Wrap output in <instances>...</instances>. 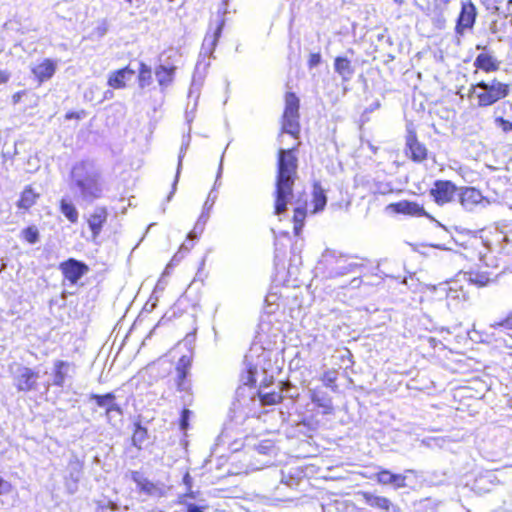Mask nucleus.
<instances>
[{"mask_svg":"<svg viewBox=\"0 0 512 512\" xmlns=\"http://www.w3.org/2000/svg\"><path fill=\"white\" fill-rule=\"evenodd\" d=\"M60 270L65 279L71 284H76L87 272L88 266L81 261L70 258L60 264Z\"/></svg>","mask_w":512,"mask_h":512,"instance_id":"6e6552de","label":"nucleus"},{"mask_svg":"<svg viewBox=\"0 0 512 512\" xmlns=\"http://www.w3.org/2000/svg\"><path fill=\"white\" fill-rule=\"evenodd\" d=\"M393 473L382 469L376 474L377 482L382 485H392Z\"/></svg>","mask_w":512,"mask_h":512,"instance_id":"a19ab883","label":"nucleus"},{"mask_svg":"<svg viewBox=\"0 0 512 512\" xmlns=\"http://www.w3.org/2000/svg\"><path fill=\"white\" fill-rule=\"evenodd\" d=\"M187 512H204V507L197 506L195 504H189Z\"/></svg>","mask_w":512,"mask_h":512,"instance_id":"09e8293b","label":"nucleus"},{"mask_svg":"<svg viewBox=\"0 0 512 512\" xmlns=\"http://www.w3.org/2000/svg\"><path fill=\"white\" fill-rule=\"evenodd\" d=\"M299 132V99L294 93L288 92L285 96L282 133H287L297 138Z\"/></svg>","mask_w":512,"mask_h":512,"instance_id":"20e7f679","label":"nucleus"},{"mask_svg":"<svg viewBox=\"0 0 512 512\" xmlns=\"http://www.w3.org/2000/svg\"><path fill=\"white\" fill-rule=\"evenodd\" d=\"M10 78V74L7 71H0V84L6 83Z\"/></svg>","mask_w":512,"mask_h":512,"instance_id":"603ef678","label":"nucleus"},{"mask_svg":"<svg viewBox=\"0 0 512 512\" xmlns=\"http://www.w3.org/2000/svg\"><path fill=\"white\" fill-rule=\"evenodd\" d=\"M187 147H188V142L187 143H183L182 146H181L180 153H179V158H178V166H177L176 176H175V180H174L173 185H172V191H171L170 195L168 196V200L171 199L172 195L176 191V186H177L179 175H180L181 168H182V160H183L184 154H185V152L187 150Z\"/></svg>","mask_w":512,"mask_h":512,"instance_id":"f704fd0d","label":"nucleus"},{"mask_svg":"<svg viewBox=\"0 0 512 512\" xmlns=\"http://www.w3.org/2000/svg\"><path fill=\"white\" fill-rule=\"evenodd\" d=\"M68 367H69L68 362L61 361V360H58L55 362V364H54V379H53L54 385L59 386V387L63 386L65 379H66Z\"/></svg>","mask_w":512,"mask_h":512,"instance_id":"c756f323","label":"nucleus"},{"mask_svg":"<svg viewBox=\"0 0 512 512\" xmlns=\"http://www.w3.org/2000/svg\"><path fill=\"white\" fill-rule=\"evenodd\" d=\"M337 380V372L335 370L327 371L323 374L322 381L326 387L336 390L335 382Z\"/></svg>","mask_w":512,"mask_h":512,"instance_id":"ea45409f","label":"nucleus"},{"mask_svg":"<svg viewBox=\"0 0 512 512\" xmlns=\"http://www.w3.org/2000/svg\"><path fill=\"white\" fill-rule=\"evenodd\" d=\"M190 410L188 409H184L182 411V414H181V421H180V426H181V429L182 430H186L187 427H188V419H189V415H190Z\"/></svg>","mask_w":512,"mask_h":512,"instance_id":"a18cd8bd","label":"nucleus"},{"mask_svg":"<svg viewBox=\"0 0 512 512\" xmlns=\"http://www.w3.org/2000/svg\"><path fill=\"white\" fill-rule=\"evenodd\" d=\"M121 417H122V416H120V417L118 418V417H117V413H113V419H112V421H115V422H116V421H118V420H121Z\"/></svg>","mask_w":512,"mask_h":512,"instance_id":"13d9d810","label":"nucleus"},{"mask_svg":"<svg viewBox=\"0 0 512 512\" xmlns=\"http://www.w3.org/2000/svg\"><path fill=\"white\" fill-rule=\"evenodd\" d=\"M313 203H314V212H319L324 209L327 203V197L325 195L324 190L319 184H314L313 188Z\"/></svg>","mask_w":512,"mask_h":512,"instance_id":"2f4dec72","label":"nucleus"},{"mask_svg":"<svg viewBox=\"0 0 512 512\" xmlns=\"http://www.w3.org/2000/svg\"><path fill=\"white\" fill-rule=\"evenodd\" d=\"M70 188L80 199L87 203L99 198L102 192L99 174L91 164L86 162H80L73 166Z\"/></svg>","mask_w":512,"mask_h":512,"instance_id":"f03ea898","label":"nucleus"},{"mask_svg":"<svg viewBox=\"0 0 512 512\" xmlns=\"http://www.w3.org/2000/svg\"><path fill=\"white\" fill-rule=\"evenodd\" d=\"M224 20L222 19L217 27H216V30L215 32L212 34V35H206V37L204 38V41H203V50L209 52V53H212L213 50L215 49L216 47V44H217V41L221 35V32H222V29L224 27Z\"/></svg>","mask_w":512,"mask_h":512,"instance_id":"c85d7f7f","label":"nucleus"},{"mask_svg":"<svg viewBox=\"0 0 512 512\" xmlns=\"http://www.w3.org/2000/svg\"><path fill=\"white\" fill-rule=\"evenodd\" d=\"M334 69L341 76L343 81H349L354 73L351 62L345 57H337L335 59Z\"/></svg>","mask_w":512,"mask_h":512,"instance_id":"b1692460","label":"nucleus"},{"mask_svg":"<svg viewBox=\"0 0 512 512\" xmlns=\"http://www.w3.org/2000/svg\"><path fill=\"white\" fill-rule=\"evenodd\" d=\"M392 486L395 488V489H399V488H404L406 487V476L403 475V474H394L393 473V477H392Z\"/></svg>","mask_w":512,"mask_h":512,"instance_id":"79ce46f5","label":"nucleus"},{"mask_svg":"<svg viewBox=\"0 0 512 512\" xmlns=\"http://www.w3.org/2000/svg\"><path fill=\"white\" fill-rule=\"evenodd\" d=\"M24 239L30 244H35L39 240V231L35 226L27 227L22 231Z\"/></svg>","mask_w":512,"mask_h":512,"instance_id":"58836bf2","label":"nucleus"},{"mask_svg":"<svg viewBox=\"0 0 512 512\" xmlns=\"http://www.w3.org/2000/svg\"><path fill=\"white\" fill-rule=\"evenodd\" d=\"M58 66L57 60H52L49 58L43 59L37 65H34L31 68V72L35 76V78L40 82H45L53 77L56 72Z\"/></svg>","mask_w":512,"mask_h":512,"instance_id":"f8f14e48","label":"nucleus"},{"mask_svg":"<svg viewBox=\"0 0 512 512\" xmlns=\"http://www.w3.org/2000/svg\"><path fill=\"white\" fill-rule=\"evenodd\" d=\"M107 216L108 213L106 208L104 207L95 208L93 213L90 215L88 219V224L94 238H96L100 234L102 226L107 219Z\"/></svg>","mask_w":512,"mask_h":512,"instance_id":"a211bd4d","label":"nucleus"},{"mask_svg":"<svg viewBox=\"0 0 512 512\" xmlns=\"http://www.w3.org/2000/svg\"><path fill=\"white\" fill-rule=\"evenodd\" d=\"M395 3H397L398 5H401L403 4L404 0H394Z\"/></svg>","mask_w":512,"mask_h":512,"instance_id":"052dcab7","label":"nucleus"},{"mask_svg":"<svg viewBox=\"0 0 512 512\" xmlns=\"http://www.w3.org/2000/svg\"><path fill=\"white\" fill-rule=\"evenodd\" d=\"M464 277L470 281L471 283H474L478 286H485L489 282V277L484 273H468L465 274Z\"/></svg>","mask_w":512,"mask_h":512,"instance_id":"e433bc0d","label":"nucleus"},{"mask_svg":"<svg viewBox=\"0 0 512 512\" xmlns=\"http://www.w3.org/2000/svg\"><path fill=\"white\" fill-rule=\"evenodd\" d=\"M60 211L71 223L78 221L79 214L76 207L65 198L60 201Z\"/></svg>","mask_w":512,"mask_h":512,"instance_id":"7c9ffc66","label":"nucleus"},{"mask_svg":"<svg viewBox=\"0 0 512 512\" xmlns=\"http://www.w3.org/2000/svg\"><path fill=\"white\" fill-rule=\"evenodd\" d=\"M283 383H279V390L278 391H271V392H264L262 390L259 391V397L261 399L262 404L264 405H274L283 399Z\"/></svg>","mask_w":512,"mask_h":512,"instance_id":"cd10ccee","label":"nucleus"},{"mask_svg":"<svg viewBox=\"0 0 512 512\" xmlns=\"http://www.w3.org/2000/svg\"><path fill=\"white\" fill-rule=\"evenodd\" d=\"M363 497L365 499V502L369 506L374 507V508H378V509H381L384 511H389L390 507L392 506L391 501L386 497L376 496V495H373L368 492H364Z\"/></svg>","mask_w":512,"mask_h":512,"instance_id":"a878e982","label":"nucleus"},{"mask_svg":"<svg viewBox=\"0 0 512 512\" xmlns=\"http://www.w3.org/2000/svg\"><path fill=\"white\" fill-rule=\"evenodd\" d=\"M459 189L448 180H437L430 191L434 201L439 205L451 202Z\"/></svg>","mask_w":512,"mask_h":512,"instance_id":"423d86ee","label":"nucleus"},{"mask_svg":"<svg viewBox=\"0 0 512 512\" xmlns=\"http://www.w3.org/2000/svg\"><path fill=\"white\" fill-rule=\"evenodd\" d=\"M39 194L36 193L30 186L26 187L21 194L20 199L17 202V206L20 209L28 210L37 201Z\"/></svg>","mask_w":512,"mask_h":512,"instance_id":"bb28decb","label":"nucleus"},{"mask_svg":"<svg viewBox=\"0 0 512 512\" xmlns=\"http://www.w3.org/2000/svg\"><path fill=\"white\" fill-rule=\"evenodd\" d=\"M132 480L137 484L139 490L152 497H163L167 493V486L160 482H151L141 473L132 472Z\"/></svg>","mask_w":512,"mask_h":512,"instance_id":"0eeeda50","label":"nucleus"},{"mask_svg":"<svg viewBox=\"0 0 512 512\" xmlns=\"http://www.w3.org/2000/svg\"><path fill=\"white\" fill-rule=\"evenodd\" d=\"M406 146L411 154L412 160L421 162L426 158V148L420 144L414 133H409L406 139Z\"/></svg>","mask_w":512,"mask_h":512,"instance_id":"6ab92c4d","label":"nucleus"},{"mask_svg":"<svg viewBox=\"0 0 512 512\" xmlns=\"http://www.w3.org/2000/svg\"><path fill=\"white\" fill-rule=\"evenodd\" d=\"M446 297L450 301L466 300V293L462 287L458 286L457 282H452L447 288H445Z\"/></svg>","mask_w":512,"mask_h":512,"instance_id":"473e14b6","label":"nucleus"},{"mask_svg":"<svg viewBox=\"0 0 512 512\" xmlns=\"http://www.w3.org/2000/svg\"><path fill=\"white\" fill-rule=\"evenodd\" d=\"M82 475V463L73 458L67 466V475L65 476V486L70 494H74L78 489V482Z\"/></svg>","mask_w":512,"mask_h":512,"instance_id":"9b49d317","label":"nucleus"},{"mask_svg":"<svg viewBox=\"0 0 512 512\" xmlns=\"http://www.w3.org/2000/svg\"><path fill=\"white\" fill-rule=\"evenodd\" d=\"M189 478H190V477H189V475H188V474H186V475H185V477H184V482H185V483H188V482H189Z\"/></svg>","mask_w":512,"mask_h":512,"instance_id":"bf43d9fd","label":"nucleus"},{"mask_svg":"<svg viewBox=\"0 0 512 512\" xmlns=\"http://www.w3.org/2000/svg\"><path fill=\"white\" fill-rule=\"evenodd\" d=\"M84 112H68L66 115H65V118L67 120H70V119H80L81 118V114H83Z\"/></svg>","mask_w":512,"mask_h":512,"instance_id":"3c124183","label":"nucleus"},{"mask_svg":"<svg viewBox=\"0 0 512 512\" xmlns=\"http://www.w3.org/2000/svg\"><path fill=\"white\" fill-rule=\"evenodd\" d=\"M510 18H511V24H512V17H510Z\"/></svg>","mask_w":512,"mask_h":512,"instance_id":"e2e57ef3","label":"nucleus"},{"mask_svg":"<svg viewBox=\"0 0 512 512\" xmlns=\"http://www.w3.org/2000/svg\"><path fill=\"white\" fill-rule=\"evenodd\" d=\"M480 2L486 7L487 10L497 13L499 12L498 0H480Z\"/></svg>","mask_w":512,"mask_h":512,"instance_id":"37998d69","label":"nucleus"},{"mask_svg":"<svg viewBox=\"0 0 512 512\" xmlns=\"http://www.w3.org/2000/svg\"><path fill=\"white\" fill-rule=\"evenodd\" d=\"M145 430H138L135 432L134 436H133V441H134V444L136 445V442L137 441H141L144 434H145Z\"/></svg>","mask_w":512,"mask_h":512,"instance_id":"8fccbe9b","label":"nucleus"},{"mask_svg":"<svg viewBox=\"0 0 512 512\" xmlns=\"http://www.w3.org/2000/svg\"><path fill=\"white\" fill-rule=\"evenodd\" d=\"M98 31H99V35L103 36L106 33L107 29L105 26H103V27H99Z\"/></svg>","mask_w":512,"mask_h":512,"instance_id":"4d7b16f0","label":"nucleus"},{"mask_svg":"<svg viewBox=\"0 0 512 512\" xmlns=\"http://www.w3.org/2000/svg\"><path fill=\"white\" fill-rule=\"evenodd\" d=\"M320 62H321V55L319 53H313L310 55L309 61H308L310 68L318 66L320 64Z\"/></svg>","mask_w":512,"mask_h":512,"instance_id":"de8ad7c7","label":"nucleus"},{"mask_svg":"<svg viewBox=\"0 0 512 512\" xmlns=\"http://www.w3.org/2000/svg\"><path fill=\"white\" fill-rule=\"evenodd\" d=\"M9 371L18 391L28 392L36 388V382L39 378L37 372L15 362L9 365Z\"/></svg>","mask_w":512,"mask_h":512,"instance_id":"39448f33","label":"nucleus"},{"mask_svg":"<svg viewBox=\"0 0 512 512\" xmlns=\"http://www.w3.org/2000/svg\"><path fill=\"white\" fill-rule=\"evenodd\" d=\"M306 217V210L304 207H295L294 208V230L295 233L298 234L300 229L303 226L304 220Z\"/></svg>","mask_w":512,"mask_h":512,"instance_id":"c9c22d12","label":"nucleus"},{"mask_svg":"<svg viewBox=\"0 0 512 512\" xmlns=\"http://www.w3.org/2000/svg\"><path fill=\"white\" fill-rule=\"evenodd\" d=\"M138 80H139V86L141 88L149 86L152 83V81H153L152 71L148 65H146L144 63H140Z\"/></svg>","mask_w":512,"mask_h":512,"instance_id":"72a5a7b5","label":"nucleus"},{"mask_svg":"<svg viewBox=\"0 0 512 512\" xmlns=\"http://www.w3.org/2000/svg\"><path fill=\"white\" fill-rule=\"evenodd\" d=\"M475 66L486 72L496 71L499 67L497 60L487 53L479 54L474 62Z\"/></svg>","mask_w":512,"mask_h":512,"instance_id":"393cba45","label":"nucleus"},{"mask_svg":"<svg viewBox=\"0 0 512 512\" xmlns=\"http://www.w3.org/2000/svg\"><path fill=\"white\" fill-rule=\"evenodd\" d=\"M191 367V360L188 356H182L176 366L177 373V389L179 391H188L190 388L189 382L186 380V377L189 373Z\"/></svg>","mask_w":512,"mask_h":512,"instance_id":"dca6fc26","label":"nucleus"},{"mask_svg":"<svg viewBox=\"0 0 512 512\" xmlns=\"http://www.w3.org/2000/svg\"><path fill=\"white\" fill-rule=\"evenodd\" d=\"M115 395L113 393H107L105 395L92 394L90 400H94L96 404L105 409L107 420L112 422L113 413H117V417L122 416V409L115 402Z\"/></svg>","mask_w":512,"mask_h":512,"instance_id":"9d476101","label":"nucleus"},{"mask_svg":"<svg viewBox=\"0 0 512 512\" xmlns=\"http://www.w3.org/2000/svg\"><path fill=\"white\" fill-rule=\"evenodd\" d=\"M297 158L293 149H280L276 177L274 213L282 215L293 198V186L297 178Z\"/></svg>","mask_w":512,"mask_h":512,"instance_id":"f257e3e1","label":"nucleus"},{"mask_svg":"<svg viewBox=\"0 0 512 512\" xmlns=\"http://www.w3.org/2000/svg\"><path fill=\"white\" fill-rule=\"evenodd\" d=\"M362 283V280L358 277L356 278H353L350 282V285L353 287V288H358Z\"/></svg>","mask_w":512,"mask_h":512,"instance_id":"864d4df0","label":"nucleus"},{"mask_svg":"<svg viewBox=\"0 0 512 512\" xmlns=\"http://www.w3.org/2000/svg\"><path fill=\"white\" fill-rule=\"evenodd\" d=\"M380 106L379 102H376L375 105H373V108H378Z\"/></svg>","mask_w":512,"mask_h":512,"instance_id":"680f3d73","label":"nucleus"},{"mask_svg":"<svg viewBox=\"0 0 512 512\" xmlns=\"http://www.w3.org/2000/svg\"><path fill=\"white\" fill-rule=\"evenodd\" d=\"M500 107H497L494 111V119L497 127L501 128L504 132H509L512 130V122L505 120L500 114H499Z\"/></svg>","mask_w":512,"mask_h":512,"instance_id":"4c0bfd02","label":"nucleus"},{"mask_svg":"<svg viewBox=\"0 0 512 512\" xmlns=\"http://www.w3.org/2000/svg\"><path fill=\"white\" fill-rule=\"evenodd\" d=\"M358 267H360L358 263L348 261V258L341 256L336 260V267L330 275L331 277L344 276L355 272Z\"/></svg>","mask_w":512,"mask_h":512,"instance_id":"412c9836","label":"nucleus"},{"mask_svg":"<svg viewBox=\"0 0 512 512\" xmlns=\"http://www.w3.org/2000/svg\"><path fill=\"white\" fill-rule=\"evenodd\" d=\"M13 486L10 482L0 477V495H7L12 492Z\"/></svg>","mask_w":512,"mask_h":512,"instance_id":"c03bdc74","label":"nucleus"},{"mask_svg":"<svg viewBox=\"0 0 512 512\" xmlns=\"http://www.w3.org/2000/svg\"><path fill=\"white\" fill-rule=\"evenodd\" d=\"M275 299H276V295L275 294H270V295L266 296L265 302L268 305H270V304H273L275 302Z\"/></svg>","mask_w":512,"mask_h":512,"instance_id":"6e6d98bb","label":"nucleus"},{"mask_svg":"<svg viewBox=\"0 0 512 512\" xmlns=\"http://www.w3.org/2000/svg\"><path fill=\"white\" fill-rule=\"evenodd\" d=\"M476 19V8L472 3H466L462 5L460 15L457 20V32L463 33L465 29L473 27Z\"/></svg>","mask_w":512,"mask_h":512,"instance_id":"4468645a","label":"nucleus"},{"mask_svg":"<svg viewBox=\"0 0 512 512\" xmlns=\"http://www.w3.org/2000/svg\"><path fill=\"white\" fill-rule=\"evenodd\" d=\"M507 13L505 14V17H512V0H509L507 2Z\"/></svg>","mask_w":512,"mask_h":512,"instance_id":"5fc2aeb1","label":"nucleus"},{"mask_svg":"<svg viewBox=\"0 0 512 512\" xmlns=\"http://www.w3.org/2000/svg\"><path fill=\"white\" fill-rule=\"evenodd\" d=\"M216 195L213 194L211 191L207 197V200L204 203L203 206V212L201 213L200 217L198 218V221L195 224L194 230L191 231L188 234L189 239H195L197 238V231L200 233L203 231L204 226L209 218V210L213 207L215 201H216Z\"/></svg>","mask_w":512,"mask_h":512,"instance_id":"f3484780","label":"nucleus"},{"mask_svg":"<svg viewBox=\"0 0 512 512\" xmlns=\"http://www.w3.org/2000/svg\"><path fill=\"white\" fill-rule=\"evenodd\" d=\"M310 397L314 404L323 409V414H331L333 412L332 399L327 393L313 390Z\"/></svg>","mask_w":512,"mask_h":512,"instance_id":"4be33fe9","label":"nucleus"},{"mask_svg":"<svg viewBox=\"0 0 512 512\" xmlns=\"http://www.w3.org/2000/svg\"><path fill=\"white\" fill-rule=\"evenodd\" d=\"M386 210L391 211L393 213H401L412 216L427 215L423 207H421L415 202H410L406 200L397 203H391L386 207Z\"/></svg>","mask_w":512,"mask_h":512,"instance_id":"2eb2a0df","label":"nucleus"},{"mask_svg":"<svg viewBox=\"0 0 512 512\" xmlns=\"http://www.w3.org/2000/svg\"><path fill=\"white\" fill-rule=\"evenodd\" d=\"M252 353L245 356L246 374L243 375L242 381L245 385H256L259 382L260 388L267 387L266 371L259 372L257 365L251 363Z\"/></svg>","mask_w":512,"mask_h":512,"instance_id":"1a4fd4ad","label":"nucleus"},{"mask_svg":"<svg viewBox=\"0 0 512 512\" xmlns=\"http://www.w3.org/2000/svg\"><path fill=\"white\" fill-rule=\"evenodd\" d=\"M508 85L493 79L480 81L469 89V97L477 100L478 107L490 106L508 95Z\"/></svg>","mask_w":512,"mask_h":512,"instance_id":"7ed1b4c3","label":"nucleus"},{"mask_svg":"<svg viewBox=\"0 0 512 512\" xmlns=\"http://www.w3.org/2000/svg\"><path fill=\"white\" fill-rule=\"evenodd\" d=\"M459 202L465 210L471 211L482 202L483 196L474 187H462L458 191Z\"/></svg>","mask_w":512,"mask_h":512,"instance_id":"ddd939ff","label":"nucleus"},{"mask_svg":"<svg viewBox=\"0 0 512 512\" xmlns=\"http://www.w3.org/2000/svg\"><path fill=\"white\" fill-rule=\"evenodd\" d=\"M134 73L135 72L129 67L117 70L110 74L108 78V85L114 89L124 88L126 85V80H129L134 75Z\"/></svg>","mask_w":512,"mask_h":512,"instance_id":"aec40b11","label":"nucleus"},{"mask_svg":"<svg viewBox=\"0 0 512 512\" xmlns=\"http://www.w3.org/2000/svg\"><path fill=\"white\" fill-rule=\"evenodd\" d=\"M175 67H167L165 65H159L155 70L157 81L162 89L167 88L172 82L175 73Z\"/></svg>","mask_w":512,"mask_h":512,"instance_id":"5701e85b","label":"nucleus"},{"mask_svg":"<svg viewBox=\"0 0 512 512\" xmlns=\"http://www.w3.org/2000/svg\"><path fill=\"white\" fill-rule=\"evenodd\" d=\"M494 327H504L507 329H512V312L501 322L493 325Z\"/></svg>","mask_w":512,"mask_h":512,"instance_id":"49530a36","label":"nucleus"}]
</instances>
